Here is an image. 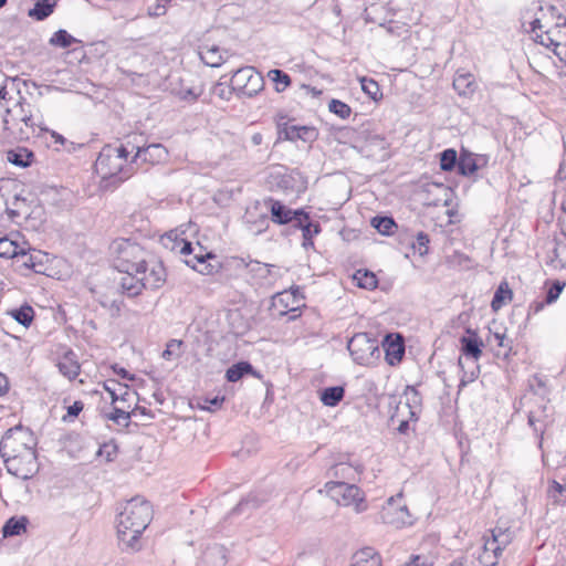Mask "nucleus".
Listing matches in <instances>:
<instances>
[{
  "mask_svg": "<svg viewBox=\"0 0 566 566\" xmlns=\"http://www.w3.org/2000/svg\"><path fill=\"white\" fill-rule=\"evenodd\" d=\"M458 365L462 370V376L460 378L459 390H458V392H460L467 385L474 381L479 377L480 367L476 365L472 370L467 371V370H464V366H463L461 358H459Z\"/></svg>",
  "mask_w": 566,
  "mask_h": 566,
  "instance_id": "nucleus-43",
  "label": "nucleus"
},
{
  "mask_svg": "<svg viewBox=\"0 0 566 566\" xmlns=\"http://www.w3.org/2000/svg\"><path fill=\"white\" fill-rule=\"evenodd\" d=\"M293 227L302 230V245L306 250L314 247L313 238L322 231L319 223L313 222L306 212L301 218L298 217L297 223Z\"/></svg>",
  "mask_w": 566,
  "mask_h": 566,
  "instance_id": "nucleus-18",
  "label": "nucleus"
},
{
  "mask_svg": "<svg viewBox=\"0 0 566 566\" xmlns=\"http://www.w3.org/2000/svg\"><path fill=\"white\" fill-rule=\"evenodd\" d=\"M248 272L262 285H270L277 279L276 266L256 260L245 262Z\"/></svg>",
  "mask_w": 566,
  "mask_h": 566,
  "instance_id": "nucleus-15",
  "label": "nucleus"
},
{
  "mask_svg": "<svg viewBox=\"0 0 566 566\" xmlns=\"http://www.w3.org/2000/svg\"><path fill=\"white\" fill-rule=\"evenodd\" d=\"M9 389V382L7 377L0 373V396L4 395Z\"/></svg>",
  "mask_w": 566,
  "mask_h": 566,
  "instance_id": "nucleus-62",
  "label": "nucleus"
},
{
  "mask_svg": "<svg viewBox=\"0 0 566 566\" xmlns=\"http://www.w3.org/2000/svg\"><path fill=\"white\" fill-rule=\"evenodd\" d=\"M2 123V136L10 143L30 139L35 135L36 128L48 132V128L41 126V122L34 114V106L23 97H20L13 106L6 108Z\"/></svg>",
  "mask_w": 566,
  "mask_h": 566,
  "instance_id": "nucleus-6",
  "label": "nucleus"
},
{
  "mask_svg": "<svg viewBox=\"0 0 566 566\" xmlns=\"http://www.w3.org/2000/svg\"><path fill=\"white\" fill-rule=\"evenodd\" d=\"M545 17L544 7L534 1L522 12V28L532 34L534 42L559 55L558 49L566 45V21L547 28V23H543Z\"/></svg>",
  "mask_w": 566,
  "mask_h": 566,
  "instance_id": "nucleus-4",
  "label": "nucleus"
},
{
  "mask_svg": "<svg viewBox=\"0 0 566 566\" xmlns=\"http://www.w3.org/2000/svg\"><path fill=\"white\" fill-rule=\"evenodd\" d=\"M458 163L459 158L453 148L444 149L440 154V168L443 171H452L455 167L458 168Z\"/></svg>",
  "mask_w": 566,
  "mask_h": 566,
  "instance_id": "nucleus-42",
  "label": "nucleus"
},
{
  "mask_svg": "<svg viewBox=\"0 0 566 566\" xmlns=\"http://www.w3.org/2000/svg\"><path fill=\"white\" fill-rule=\"evenodd\" d=\"M185 263L203 275L218 273L221 268L217 256L211 252L205 254L196 253L191 258L186 259Z\"/></svg>",
  "mask_w": 566,
  "mask_h": 566,
  "instance_id": "nucleus-14",
  "label": "nucleus"
},
{
  "mask_svg": "<svg viewBox=\"0 0 566 566\" xmlns=\"http://www.w3.org/2000/svg\"><path fill=\"white\" fill-rule=\"evenodd\" d=\"M562 216L559 217V221L562 222L564 230L563 233L566 235V199L560 205Z\"/></svg>",
  "mask_w": 566,
  "mask_h": 566,
  "instance_id": "nucleus-61",
  "label": "nucleus"
},
{
  "mask_svg": "<svg viewBox=\"0 0 566 566\" xmlns=\"http://www.w3.org/2000/svg\"><path fill=\"white\" fill-rule=\"evenodd\" d=\"M54 3H50L49 0L38 1L32 9L29 10V17L36 20L43 21L53 12Z\"/></svg>",
  "mask_w": 566,
  "mask_h": 566,
  "instance_id": "nucleus-36",
  "label": "nucleus"
},
{
  "mask_svg": "<svg viewBox=\"0 0 566 566\" xmlns=\"http://www.w3.org/2000/svg\"><path fill=\"white\" fill-rule=\"evenodd\" d=\"M135 144L127 140L118 146L105 145L94 164L95 171L103 181L118 185L136 172L133 160L128 156L134 151Z\"/></svg>",
  "mask_w": 566,
  "mask_h": 566,
  "instance_id": "nucleus-5",
  "label": "nucleus"
},
{
  "mask_svg": "<svg viewBox=\"0 0 566 566\" xmlns=\"http://www.w3.org/2000/svg\"><path fill=\"white\" fill-rule=\"evenodd\" d=\"M271 218L277 224L297 223L298 217L305 212L303 209L292 210L281 201L271 199Z\"/></svg>",
  "mask_w": 566,
  "mask_h": 566,
  "instance_id": "nucleus-17",
  "label": "nucleus"
},
{
  "mask_svg": "<svg viewBox=\"0 0 566 566\" xmlns=\"http://www.w3.org/2000/svg\"><path fill=\"white\" fill-rule=\"evenodd\" d=\"M201 61L211 67H218L222 64V55L220 49L217 45H203L199 50Z\"/></svg>",
  "mask_w": 566,
  "mask_h": 566,
  "instance_id": "nucleus-29",
  "label": "nucleus"
},
{
  "mask_svg": "<svg viewBox=\"0 0 566 566\" xmlns=\"http://www.w3.org/2000/svg\"><path fill=\"white\" fill-rule=\"evenodd\" d=\"M114 371L119 375L122 378H125V379H133L134 377L123 367H117V366H114L113 367Z\"/></svg>",
  "mask_w": 566,
  "mask_h": 566,
  "instance_id": "nucleus-63",
  "label": "nucleus"
},
{
  "mask_svg": "<svg viewBox=\"0 0 566 566\" xmlns=\"http://www.w3.org/2000/svg\"><path fill=\"white\" fill-rule=\"evenodd\" d=\"M224 401L223 396H214L212 398L206 397L203 399V405L201 406L202 409H207L209 411H216L218 410Z\"/></svg>",
  "mask_w": 566,
  "mask_h": 566,
  "instance_id": "nucleus-52",
  "label": "nucleus"
},
{
  "mask_svg": "<svg viewBox=\"0 0 566 566\" xmlns=\"http://www.w3.org/2000/svg\"><path fill=\"white\" fill-rule=\"evenodd\" d=\"M9 314L24 327H29L34 318V310L27 304L10 311Z\"/></svg>",
  "mask_w": 566,
  "mask_h": 566,
  "instance_id": "nucleus-37",
  "label": "nucleus"
},
{
  "mask_svg": "<svg viewBox=\"0 0 566 566\" xmlns=\"http://www.w3.org/2000/svg\"><path fill=\"white\" fill-rule=\"evenodd\" d=\"M512 290L510 289L507 282H501L500 285L497 286L494 295H493V300L491 302V306H492V310L493 311H497L500 310L503 304L505 303V301H511L512 298Z\"/></svg>",
  "mask_w": 566,
  "mask_h": 566,
  "instance_id": "nucleus-35",
  "label": "nucleus"
},
{
  "mask_svg": "<svg viewBox=\"0 0 566 566\" xmlns=\"http://www.w3.org/2000/svg\"><path fill=\"white\" fill-rule=\"evenodd\" d=\"M403 566H429L428 558L422 555H412Z\"/></svg>",
  "mask_w": 566,
  "mask_h": 566,
  "instance_id": "nucleus-56",
  "label": "nucleus"
},
{
  "mask_svg": "<svg viewBox=\"0 0 566 566\" xmlns=\"http://www.w3.org/2000/svg\"><path fill=\"white\" fill-rule=\"evenodd\" d=\"M21 249L22 247L7 237L0 239V258L14 259L17 261Z\"/></svg>",
  "mask_w": 566,
  "mask_h": 566,
  "instance_id": "nucleus-38",
  "label": "nucleus"
},
{
  "mask_svg": "<svg viewBox=\"0 0 566 566\" xmlns=\"http://www.w3.org/2000/svg\"><path fill=\"white\" fill-rule=\"evenodd\" d=\"M511 533L507 530L494 528L491 537L484 542L485 551H492L495 554H502V551L511 543Z\"/></svg>",
  "mask_w": 566,
  "mask_h": 566,
  "instance_id": "nucleus-21",
  "label": "nucleus"
},
{
  "mask_svg": "<svg viewBox=\"0 0 566 566\" xmlns=\"http://www.w3.org/2000/svg\"><path fill=\"white\" fill-rule=\"evenodd\" d=\"M347 349L358 365H369L379 352L378 340L367 333L355 334L347 343Z\"/></svg>",
  "mask_w": 566,
  "mask_h": 566,
  "instance_id": "nucleus-8",
  "label": "nucleus"
},
{
  "mask_svg": "<svg viewBox=\"0 0 566 566\" xmlns=\"http://www.w3.org/2000/svg\"><path fill=\"white\" fill-rule=\"evenodd\" d=\"M386 361L390 366L399 364L405 355L403 338L399 334H389L382 343Z\"/></svg>",
  "mask_w": 566,
  "mask_h": 566,
  "instance_id": "nucleus-16",
  "label": "nucleus"
},
{
  "mask_svg": "<svg viewBox=\"0 0 566 566\" xmlns=\"http://www.w3.org/2000/svg\"><path fill=\"white\" fill-rule=\"evenodd\" d=\"M182 340L179 339H170L165 350L161 354V357L166 360H171L172 358H179L181 356V346Z\"/></svg>",
  "mask_w": 566,
  "mask_h": 566,
  "instance_id": "nucleus-47",
  "label": "nucleus"
},
{
  "mask_svg": "<svg viewBox=\"0 0 566 566\" xmlns=\"http://www.w3.org/2000/svg\"><path fill=\"white\" fill-rule=\"evenodd\" d=\"M29 523L25 516L10 517L2 527L3 537L17 536L25 531Z\"/></svg>",
  "mask_w": 566,
  "mask_h": 566,
  "instance_id": "nucleus-32",
  "label": "nucleus"
},
{
  "mask_svg": "<svg viewBox=\"0 0 566 566\" xmlns=\"http://www.w3.org/2000/svg\"><path fill=\"white\" fill-rule=\"evenodd\" d=\"M268 76L274 82L276 92H283L291 85V77L282 70H270Z\"/></svg>",
  "mask_w": 566,
  "mask_h": 566,
  "instance_id": "nucleus-41",
  "label": "nucleus"
},
{
  "mask_svg": "<svg viewBox=\"0 0 566 566\" xmlns=\"http://www.w3.org/2000/svg\"><path fill=\"white\" fill-rule=\"evenodd\" d=\"M200 93L199 92H196L195 88H187V90H181L179 92V97L182 99V101H186V102H195L197 101V98L199 97Z\"/></svg>",
  "mask_w": 566,
  "mask_h": 566,
  "instance_id": "nucleus-55",
  "label": "nucleus"
},
{
  "mask_svg": "<svg viewBox=\"0 0 566 566\" xmlns=\"http://www.w3.org/2000/svg\"><path fill=\"white\" fill-rule=\"evenodd\" d=\"M135 155L132 158L136 167L138 160L150 165H157L167 159L168 151L161 144H149L147 146H138L135 144Z\"/></svg>",
  "mask_w": 566,
  "mask_h": 566,
  "instance_id": "nucleus-13",
  "label": "nucleus"
},
{
  "mask_svg": "<svg viewBox=\"0 0 566 566\" xmlns=\"http://www.w3.org/2000/svg\"><path fill=\"white\" fill-rule=\"evenodd\" d=\"M231 87L233 91L244 96L253 97L263 90V76L252 66L238 69L231 77Z\"/></svg>",
  "mask_w": 566,
  "mask_h": 566,
  "instance_id": "nucleus-10",
  "label": "nucleus"
},
{
  "mask_svg": "<svg viewBox=\"0 0 566 566\" xmlns=\"http://www.w3.org/2000/svg\"><path fill=\"white\" fill-rule=\"evenodd\" d=\"M565 287V283L560 282L558 280L554 281L546 291L545 300L541 302H533L530 306V310L533 311V313H538L543 310L545 304H552L554 303L560 295Z\"/></svg>",
  "mask_w": 566,
  "mask_h": 566,
  "instance_id": "nucleus-25",
  "label": "nucleus"
},
{
  "mask_svg": "<svg viewBox=\"0 0 566 566\" xmlns=\"http://www.w3.org/2000/svg\"><path fill=\"white\" fill-rule=\"evenodd\" d=\"M106 418L117 424H124L125 427H128L132 413L124 410L122 407L114 406L113 411L106 415Z\"/></svg>",
  "mask_w": 566,
  "mask_h": 566,
  "instance_id": "nucleus-45",
  "label": "nucleus"
},
{
  "mask_svg": "<svg viewBox=\"0 0 566 566\" xmlns=\"http://www.w3.org/2000/svg\"><path fill=\"white\" fill-rule=\"evenodd\" d=\"M318 132L313 126H298L297 140L301 139L305 143H313L317 139Z\"/></svg>",
  "mask_w": 566,
  "mask_h": 566,
  "instance_id": "nucleus-50",
  "label": "nucleus"
},
{
  "mask_svg": "<svg viewBox=\"0 0 566 566\" xmlns=\"http://www.w3.org/2000/svg\"><path fill=\"white\" fill-rule=\"evenodd\" d=\"M461 353L468 358H472L478 361L482 356L483 342L476 333H472V336H462L460 338Z\"/></svg>",
  "mask_w": 566,
  "mask_h": 566,
  "instance_id": "nucleus-22",
  "label": "nucleus"
},
{
  "mask_svg": "<svg viewBox=\"0 0 566 566\" xmlns=\"http://www.w3.org/2000/svg\"><path fill=\"white\" fill-rule=\"evenodd\" d=\"M104 389L109 394L113 405H115L118 401H127L130 397L128 387L123 386L119 382L106 381L104 382Z\"/></svg>",
  "mask_w": 566,
  "mask_h": 566,
  "instance_id": "nucleus-30",
  "label": "nucleus"
},
{
  "mask_svg": "<svg viewBox=\"0 0 566 566\" xmlns=\"http://www.w3.org/2000/svg\"><path fill=\"white\" fill-rule=\"evenodd\" d=\"M549 492L553 494L554 497H556V495H564V493H566V485H563L560 483H558L557 481H553L551 488H549Z\"/></svg>",
  "mask_w": 566,
  "mask_h": 566,
  "instance_id": "nucleus-59",
  "label": "nucleus"
},
{
  "mask_svg": "<svg viewBox=\"0 0 566 566\" xmlns=\"http://www.w3.org/2000/svg\"><path fill=\"white\" fill-rule=\"evenodd\" d=\"M371 226L381 234L389 235L397 228L395 220L391 217H375L371 220Z\"/></svg>",
  "mask_w": 566,
  "mask_h": 566,
  "instance_id": "nucleus-40",
  "label": "nucleus"
},
{
  "mask_svg": "<svg viewBox=\"0 0 566 566\" xmlns=\"http://www.w3.org/2000/svg\"><path fill=\"white\" fill-rule=\"evenodd\" d=\"M297 135H298V126L292 125V126H286L284 128L285 139L295 142V140H297Z\"/></svg>",
  "mask_w": 566,
  "mask_h": 566,
  "instance_id": "nucleus-58",
  "label": "nucleus"
},
{
  "mask_svg": "<svg viewBox=\"0 0 566 566\" xmlns=\"http://www.w3.org/2000/svg\"><path fill=\"white\" fill-rule=\"evenodd\" d=\"M552 263L555 268L566 269V242L557 243L553 250Z\"/></svg>",
  "mask_w": 566,
  "mask_h": 566,
  "instance_id": "nucleus-48",
  "label": "nucleus"
},
{
  "mask_svg": "<svg viewBox=\"0 0 566 566\" xmlns=\"http://www.w3.org/2000/svg\"><path fill=\"white\" fill-rule=\"evenodd\" d=\"M180 249H179V252L184 255H190L193 253V248H192V244L191 242L189 241H186V240H182L180 243Z\"/></svg>",
  "mask_w": 566,
  "mask_h": 566,
  "instance_id": "nucleus-60",
  "label": "nucleus"
},
{
  "mask_svg": "<svg viewBox=\"0 0 566 566\" xmlns=\"http://www.w3.org/2000/svg\"><path fill=\"white\" fill-rule=\"evenodd\" d=\"M483 548L484 551L479 558L481 564H483L484 566H495L501 554L492 553V551H485L484 546Z\"/></svg>",
  "mask_w": 566,
  "mask_h": 566,
  "instance_id": "nucleus-54",
  "label": "nucleus"
},
{
  "mask_svg": "<svg viewBox=\"0 0 566 566\" xmlns=\"http://www.w3.org/2000/svg\"><path fill=\"white\" fill-rule=\"evenodd\" d=\"M403 396L406 398L405 408L408 409L410 418H415L416 411L413 410V408L420 406L421 396H420L419 391L413 386H407L403 391Z\"/></svg>",
  "mask_w": 566,
  "mask_h": 566,
  "instance_id": "nucleus-39",
  "label": "nucleus"
},
{
  "mask_svg": "<svg viewBox=\"0 0 566 566\" xmlns=\"http://www.w3.org/2000/svg\"><path fill=\"white\" fill-rule=\"evenodd\" d=\"M81 41L70 34L66 30L60 29L53 33L49 40V44L55 48L67 49L73 44H78Z\"/></svg>",
  "mask_w": 566,
  "mask_h": 566,
  "instance_id": "nucleus-33",
  "label": "nucleus"
},
{
  "mask_svg": "<svg viewBox=\"0 0 566 566\" xmlns=\"http://www.w3.org/2000/svg\"><path fill=\"white\" fill-rule=\"evenodd\" d=\"M361 90L370 96L373 99H377L378 95L380 94L379 85L378 83L373 78L363 77L361 78Z\"/></svg>",
  "mask_w": 566,
  "mask_h": 566,
  "instance_id": "nucleus-49",
  "label": "nucleus"
},
{
  "mask_svg": "<svg viewBox=\"0 0 566 566\" xmlns=\"http://www.w3.org/2000/svg\"><path fill=\"white\" fill-rule=\"evenodd\" d=\"M328 496L342 506H354L356 513L367 510L363 491L355 484L345 481H329L325 484Z\"/></svg>",
  "mask_w": 566,
  "mask_h": 566,
  "instance_id": "nucleus-7",
  "label": "nucleus"
},
{
  "mask_svg": "<svg viewBox=\"0 0 566 566\" xmlns=\"http://www.w3.org/2000/svg\"><path fill=\"white\" fill-rule=\"evenodd\" d=\"M430 239L429 235L422 231L418 232L416 239L411 243V248L419 255L423 256L429 251Z\"/></svg>",
  "mask_w": 566,
  "mask_h": 566,
  "instance_id": "nucleus-44",
  "label": "nucleus"
},
{
  "mask_svg": "<svg viewBox=\"0 0 566 566\" xmlns=\"http://www.w3.org/2000/svg\"><path fill=\"white\" fill-rule=\"evenodd\" d=\"M345 389L342 386L327 387L321 392V401L327 407L337 406L344 398Z\"/></svg>",
  "mask_w": 566,
  "mask_h": 566,
  "instance_id": "nucleus-31",
  "label": "nucleus"
},
{
  "mask_svg": "<svg viewBox=\"0 0 566 566\" xmlns=\"http://www.w3.org/2000/svg\"><path fill=\"white\" fill-rule=\"evenodd\" d=\"M136 412H138V413H140L143 416H146L148 418H151V419L154 418L153 412L149 409H147L146 407L136 406V408L134 409L133 413H136Z\"/></svg>",
  "mask_w": 566,
  "mask_h": 566,
  "instance_id": "nucleus-64",
  "label": "nucleus"
},
{
  "mask_svg": "<svg viewBox=\"0 0 566 566\" xmlns=\"http://www.w3.org/2000/svg\"><path fill=\"white\" fill-rule=\"evenodd\" d=\"M153 517L148 501L136 496L127 501L117 516V535L119 543L127 549L139 548V537Z\"/></svg>",
  "mask_w": 566,
  "mask_h": 566,
  "instance_id": "nucleus-3",
  "label": "nucleus"
},
{
  "mask_svg": "<svg viewBox=\"0 0 566 566\" xmlns=\"http://www.w3.org/2000/svg\"><path fill=\"white\" fill-rule=\"evenodd\" d=\"M244 375H253L259 377V374L254 370L253 366L249 361H240L228 368L226 378L230 382L240 380Z\"/></svg>",
  "mask_w": 566,
  "mask_h": 566,
  "instance_id": "nucleus-27",
  "label": "nucleus"
},
{
  "mask_svg": "<svg viewBox=\"0 0 566 566\" xmlns=\"http://www.w3.org/2000/svg\"><path fill=\"white\" fill-rule=\"evenodd\" d=\"M452 85L461 96H471L476 90V83L471 73L458 72L453 78Z\"/></svg>",
  "mask_w": 566,
  "mask_h": 566,
  "instance_id": "nucleus-24",
  "label": "nucleus"
},
{
  "mask_svg": "<svg viewBox=\"0 0 566 566\" xmlns=\"http://www.w3.org/2000/svg\"><path fill=\"white\" fill-rule=\"evenodd\" d=\"M36 438L22 424L8 429L0 441V454L8 472L29 480L39 471Z\"/></svg>",
  "mask_w": 566,
  "mask_h": 566,
  "instance_id": "nucleus-1",
  "label": "nucleus"
},
{
  "mask_svg": "<svg viewBox=\"0 0 566 566\" xmlns=\"http://www.w3.org/2000/svg\"><path fill=\"white\" fill-rule=\"evenodd\" d=\"M59 371L69 380L75 379L81 371L77 356L72 349H66L56 363Z\"/></svg>",
  "mask_w": 566,
  "mask_h": 566,
  "instance_id": "nucleus-19",
  "label": "nucleus"
},
{
  "mask_svg": "<svg viewBox=\"0 0 566 566\" xmlns=\"http://www.w3.org/2000/svg\"><path fill=\"white\" fill-rule=\"evenodd\" d=\"M34 154L25 147H17L7 151V159L17 167L27 168L33 163Z\"/></svg>",
  "mask_w": 566,
  "mask_h": 566,
  "instance_id": "nucleus-26",
  "label": "nucleus"
},
{
  "mask_svg": "<svg viewBox=\"0 0 566 566\" xmlns=\"http://www.w3.org/2000/svg\"><path fill=\"white\" fill-rule=\"evenodd\" d=\"M353 566H381V557L371 547L356 553Z\"/></svg>",
  "mask_w": 566,
  "mask_h": 566,
  "instance_id": "nucleus-28",
  "label": "nucleus"
},
{
  "mask_svg": "<svg viewBox=\"0 0 566 566\" xmlns=\"http://www.w3.org/2000/svg\"><path fill=\"white\" fill-rule=\"evenodd\" d=\"M401 499V492L389 497L381 511L382 522L397 528L410 523L409 510L406 504H400Z\"/></svg>",
  "mask_w": 566,
  "mask_h": 566,
  "instance_id": "nucleus-11",
  "label": "nucleus"
},
{
  "mask_svg": "<svg viewBox=\"0 0 566 566\" xmlns=\"http://www.w3.org/2000/svg\"><path fill=\"white\" fill-rule=\"evenodd\" d=\"M328 109L342 119L348 118L352 113V108L348 104L335 98L329 102Z\"/></svg>",
  "mask_w": 566,
  "mask_h": 566,
  "instance_id": "nucleus-46",
  "label": "nucleus"
},
{
  "mask_svg": "<svg viewBox=\"0 0 566 566\" xmlns=\"http://www.w3.org/2000/svg\"><path fill=\"white\" fill-rule=\"evenodd\" d=\"M484 164H486V158L484 156H475L463 150L459 157L458 171L460 175L469 177Z\"/></svg>",
  "mask_w": 566,
  "mask_h": 566,
  "instance_id": "nucleus-20",
  "label": "nucleus"
},
{
  "mask_svg": "<svg viewBox=\"0 0 566 566\" xmlns=\"http://www.w3.org/2000/svg\"><path fill=\"white\" fill-rule=\"evenodd\" d=\"M205 556H206L207 559L212 557V556L220 557V563L218 564V566H223L226 564V555H224L223 549L221 547H214V548L209 549L206 553Z\"/></svg>",
  "mask_w": 566,
  "mask_h": 566,
  "instance_id": "nucleus-57",
  "label": "nucleus"
},
{
  "mask_svg": "<svg viewBox=\"0 0 566 566\" xmlns=\"http://www.w3.org/2000/svg\"><path fill=\"white\" fill-rule=\"evenodd\" d=\"M123 276L119 281V287L124 295L128 297H136L143 293L144 290H158L166 283L167 275H164V277H160L158 281L150 283V272L148 273H135V272H122Z\"/></svg>",
  "mask_w": 566,
  "mask_h": 566,
  "instance_id": "nucleus-9",
  "label": "nucleus"
},
{
  "mask_svg": "<svg viewBox=\"0 0 566 566\" xmlns=\"http://www.w3.org/2000/svg\"><path fill=\"white\" fill-rule=\"evenodd\" d=\"M300 296V291H298V287L295 289L294 291L292 292H283V293H280L275 301L279 302V303H282L284 304L285 307L289 308V311L291 312H294L298 308V305L296 306H292V307H289V301L290 298H293L294 301H296V298Z\"/></svg>",
  "mask_w": 566,
  "mask_h": 566,
  "instance_id": "nucleus-51",
  "label": "nucleus"
},
{
  "mask_svg": "<svg viewBox=\"0 0 566 566\" xmlns=\"http://www.w3.org/2000/svg\"><path fill=\"white\" fill-rule=\"evenodd\" d=\"M48 255L40 250L25 249L22 247L15 264L20 270H29L34 273H43L45 271V262Z\"/></svg>",
  "mask_w": 566,
  "mask_h": 566,
  "instance_id": "nucleus-12",
  "label": "nucleus"
},
{
  "mask_svg": "<svg viewBox=\"0 0 566 566\" xmlns=\"http://www.w3.org/2000/svg\"><path fill=\"white\" fill-rule=\"evenodd\" d=\"M112 250L115 254L114 266L119 272L133 271L135 273L150 272V283L157 282L164 275H167L163 262L150 250L145 249L137 242L129 239H117L112 243Z\"/></svg>",
  "mask_w": 566,
  "mask_h": 566,
  "instance_id": "nucleus-2",
  "label": "nucleus"
},
{
  "mask_svg": "<svg viewBox=\"0 0 566 566\" xmlns=\"http://www.w3.org/2000/svg\"><path fill=\"white\" fill-rule=\"evenodd\" d=\"M364 470L360 463L352 464L347 462L336 463L331 469V474L336 479L354 481Z\"/></svg>",
  "mask_w": 566,
  "mask_h": 566,
  "instance_id": "nucleus-23",
  "label": "nucleus"
},
{
  "mask_svg": "<svg viewBox=\"0 0 566 566\" xmlns=\"http://www.w3.org/2000/svg\"><path fill=\"white\" fill-rule=\"evenodd\" d=\"M357 286L366 290H374L378 285L377 276L368 270H357L353 275Z\"/></svg>",
  "mask_w": 566,
  "mask_h": 566,
  "instance_id": "nucleus-34",
  "label": "nucleus"
},
{
  "mask_svg": "<svg viewBox=\"0 0 566 566\" xmlns=\"http://www.w3.org/2000/svg\"><path fill=\"white\" fill-rule=\"evenodd\" d=\"M84 408V403L80 400H76L73 402V405L67 407V412L65 416H63V421H72L74 418H76Z\"/></svg>",
  "mask_w": 566,
  "mask_h": 566,
  "instance_id": "nucleus-53",
  "label": "nucleus"
}]
</instances>
